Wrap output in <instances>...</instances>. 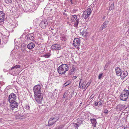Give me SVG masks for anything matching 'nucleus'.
I'll use <instances>...</instances> for the list:
<instances>
[{
    "label": "nucleus",
    "instance_id": "nucleus-40",
    "mask_svg": "<svg viewBox=\"0 0 129 129\" xmlns=\"http://www.w3.org/2000/svg\"><path fill=\"white\" fill-rule=\"evenodd\" d=\"M15 68L16 69V66H14L12 67V68L11 69L12 70L14 69H15Z\"/></svg>",
    "mask_w": 129,
    "mask_h": 129
},
{
    "label": "nucleus",
    "instance_id": "nucleus-49",
    "mask_svg": "<svg viewBox=\"0 0 129 129\" xmlns=\"http://www.w3.org/2000/svg\"><path fill=\"white\" fill-rule=\"evenodd\" d=\"M124 129H126V128L125 127H124Z\"/></svg>",
    "mask_w": 129,
    "mask_h": 129
},
{
    "label": "nucleus",
    "instance_id": "nucleus-4",
    "mask_svg": "<svg viewBox=\"0 0 129 129\" xmlns=\"http://www.w3.org/2000/svg\"><path fill=\"white\" fill-rule=\"evenodd\" d=\"M91 12V8H88L87 10L84 11L82 16L84 19H86L88 17Z\"/></svg>",
    "mask_w": 129,
    "mask_h": 129
},
{
    "label": "nucleus",
    "instance_id": "nucleus-42",
    "mask_svg": "<svg viewBox=\"0 0 129 129\" xmlns=\"http://www.w3.org/2000/svg\"><path fill=\"white\" fill-rule=\"evenodd\" d=\"M66 97V96L65 95V94H64L63 95V98H65Z\"/></svg>",
    "mask_w": 129,
    "mask_h": 129
},
{
    "label": "nucleus",
    "instance_id": "nucleus-1",
    "mask_svg": "<svg viewBox=\"0 0 129 129\" xmlns=\"http://www.w3.org/2000/svg\"><path fill=\"white\" fill-rule=\"evenodd\" d=\"M41 88L40 85H37L35 86L33 88L35 100L39 104H41L43 100V94L41 93Z\"/></svg>",
    "mask_w": 129,
    "mask_h": 129
},
{
    "label": "nucleus",
    "instance_id": "nucleus-28",
    "mask_svg": "<svg viewBox=\"0 0 129 129\" xmlns=\"http://www.w3.org/2000/svg\"><path fill=\"white\" fill-rule=\"evenodd\" d=\"M114 83L115 84H117L118 82V80H116V79H113Z\"/></svg>",
    "mask_w": 129,
    "mask_h": 129
},
{
    "label": "nucleus",
    "instance_id": "nucleus-37",
    "mask_svg": "<svg viewBox=\"0 0 129 129\" xmlns=\"http://www.w3.org/2000/svg\"><path fill=\"white\" fill-rule=\"evenodd\" d=\"M94 105L95 106H97L98 105V103L97 102H95L94 103Z\"/></svg>",
    "mask_w": 129,
    "mask_h": 129
},
{
    "label": "nucleus",
    "instance_id": "nucleus-6",
    "mask_svg": "<svg viewBox=\"0 0 129 129\" xmlns=\"http://www.w3.org/2000/svg\"><path fill=\"white\" fill-rule=\"evenodd\" d=\"M16 95L14 93L11 94L9 97L8 101L11 103L15 102L16 99Z\"/></svg>",
    "mask_w": 129,
    "mask_h": 129
},
{
    "label": "nucleus",
    "instance_id": "nucleus-26",
    "mask_svg": "<svg viewBox=\"0 0 129 129\" xmlns=\"http://www.w3.org/2000/svg\"><path fill=\"white\" fill-rule=\"evenodd\" d=\"M125 105L123 104V105H119V107L120 109H122L124 108L125 107Z\"/></svg>",
    "mask_w": 129,
    "mask_h": 129
},
{
    "label": "nucleus",
    "instance_id": "nucleus-45",
    "mask_svg": "<svg viewBox=\"0 0 129 129\" xmlns=\"http://www.w3.org/2000/svg\"><path fill=\"white\" fill-rule=\"evenodd\" d=\"M72 0H70V2H71V3L72 4H73V3L72 2Z\"/></svg>",
    "mask_w": 129,
    "mask_h": 129
},
{
    "label": "nucleus",
    "instance_id": "nucleus-14",
    "mask_svg": "<svg viewBox=\"0 0 129 129\" xmlns=\"http://www.w3.org/2000/svg\"><path fill=\"white\" fill-rule=\"evenodd\" d=\"M108 22L109 21H108L104 22L103 24V25L101 27L100 30L102 31L103 29L106 28L107 27L108 23Z\"/></svg>",
    "mask_w": 129,
    "mask_h": 129
},
{
    "label": "nucleus",
    "instance_id": "nucleus-22",
    "mask_svg": "<svg viewBox=\"0 0 129 129\" xmlns=\"http://www.w3.org/2000/svg\"><path fill=\"white\" fill-rule=\"evenodd\" d=\"M71 82L70 81H68L65 83L63 85V87H65L67 86L68 85H69L71 83Z\"/></svg>",
    "mask_w": 129,
    "mask_h": 129
},
{
    "label": "nucleus",
    "instance_id": "nucleus-39",
    "mask_svg": "<svg viewBox=\"0 0 129 129\" xmlns=\"http://www.w3.org/2000/svg\"><path fill=\"white\" fill-rule=\"evenodd\" d=\"M63 15H65L66 16H67V13H65V12L63 13Z\"/></svg>",
    "mask_w": 129,
    "mask_h": 129
},
{
    "label": "nucleus",
    "instance_id": "nucleus-18",
    "mask_svg": "<svg viewBox=\"0 0 129 129\" xmlns=\"http://www.w3.org/2000/svg\"><path fill=\"white\" fill-rule=\"evenodd\" d=\"M90 121L91 123L92 124V126L94 127H96V120L94 118L91 119Z\"/></svg>",
    "mask_w": 129,
    "mask_h": 129
},
{
    "label": "nucleus",
    "instance_id": "nucleus-25",
    "mask_svg": "<svg viewBox=\"0 0 129 129\" xmlns=\"http://www.w3.org/2000/svg\"><path fill=\"white\" fill-rule=\"evenodd\" d=\"M114 7L113 4H112L111 5L109 6V10H111L112 9L114 8Z\"/></svg>",
    "mask_w": 129,
    "mask_h": 129
},
{
    "label": "nucleus",
    "instance_id": "nucleus-41",
    "mask_svg": "<svg viewBox=\"0 0 129 129\" xmlns=\"http://www.w3.org/2000/svg\"><path fill=\"white\" fill-rule=\"evenodd\" d=\"M82 79H81L80 80V82H79V87H80V83H81V82L82 80Z\"/></svg>",
    "mask_w": 129,
    "mask_h": 129
},
{
    "label": "nucleus",
    "instance_id": "nucleus-47",
    "mask_svg": "<svg viewBox=\"0 0 129 129\" xmlns=\"http://www.w3.org/2000/svg\"><path fill=\"white\" fill-rule=\"evenodd\" d=\"M113 0H109V1H112Z\"/></svg>",
    "mask_w": 129,
    "mask_h": 129
},
{
    "label": "nucleus",
    "instance_id": "nucleus-46",
    "mask_svg": "<svg viewBox=\"0 0 129 129\" xmlns=\"http://www.w3.org/2000/svg\"><path fill=\"white\" fill-rule=\"evenodd\" d=\"M105 18V16H104V17H103V19H104Z\"/></svg>",
    "mask_w": 129,
    "mask_h": 129
},
{
    "label": "nucleus",
    "instance_id": "nucleus-23",
    "mask_svg": "<svg viewBox=\"0 0 129 129\" xmlns=\"http://www.w3.org/2000/svg\"><path fill=\"white\" fill-rule=\"evenodd\" d=\"M76 69L75 68L72 67V68L71 69V70H70L69 71V74H73V72L75 71Z\"/></svg>",
    "mask_w": 129,
    "mask_h": 129
},
{
    "label": "nucleus",
    "instance_id": "nucleus-15",
    "mask_svg": "<svg viewBox=\"0 0 129 129\" xmlns=\"http://www.w3.org/2000/svg\"><path fill=\"white\" fill-rule=\"evenodd\" d=\"M34 34H28L26 36L27 39L28 40H33L34 39Z\"/></svg>",
    "mask_w": 129,
    "mask_h": 129
},
{
    "label": "nucleus",
    "instance_id": "nucleus-17",
    "mask_svg": "<svg viewBox=\"0 0 129 129\" xmlns=\"http://www.w3.org/2000/svg\"><path fill=\"white\" fill-rule=\"evenodd\" d=\"M20 113V112L19 111L18 113H17L15 115V116L16 118L18 119H22V117H23V115H22L20 114H19Z\"/></svg>",
    "mask_w": 129,
    "mask_h": 129
},
{
    "label": "nucleus",
    "instance_id": "nucleus-20",
    "mask_svg": "<svg viewBox=\"0 0 129 129\" xmlns=\"http://www.w3.org/2000/svg\"><path fill=\"white\" fill-rule=\"evenodd\" d=\"M77 16L75 15H72L71 17V21L73 22L75 20L77 19Z\"/></svg>",
    "mask_w": 129,
    "mask_h": 129
},
{
    "label": "nucleus",
    "instance_id": "nucleus-43",
    "mask_svg": "<svg viewBox=\"0 0 129 129\" xmlns=\"http://www.w3.org/2000/svg\"><path fill=\"white\" fill-rule=\"evenodd\" d=\"M22 45L23 46V47L24 46V47H25L26 46V45L25 44H23Z\"/></svg>",
    "mask_w": 129,
    "mask_h": 129
},
{
    "label": "nucleus",
    "instance_id": "nucleus-12",
    "mask_svg": "<svg viewBox=\"0 0 129 129\" xmlns=\"http://www.w3.org/2000/svg\"><path fill=\"white\" fill-rule=\"evenodd\" d=\"M121 78L122 79H123L126 76L128 75V72L126 71H123L121 72Z\"/></svg>",
    "mask_w": 129,
    "mask_h": 129
},
{
    "label": "nucleus",
    "instance_id": "nucleus-16",
    "mask_svg": "<svg viewBox=\"0 0 129 129\" xmlns=\"http://www.w3.org/2000/svg\"><path fill=\"white\" fill-rule=\"evenodd\" d=\"M35 46V44L31 42L27 46V48L29 49H33Z\"/></svg>",
    "mask_w": 129,
    "mask_h": 129
},
{
    "label": "nucleus",
    "instance_id": "nucleus-2",
    "mask_svg": "<svg viewBox=\"0 0 129 129\" xmlns=\"http://www.w3.org/2000/svg\"><path fill=\"white\" fill-rule=\"evenodd\" d=\"M69 70V67L67 64H63L58 67V71L60 74H64Z\"/></svg>",
    "mask_w": 129,
    "mask_h": 129
},
{
    "label": "nucleus",
    "instance_id": "nucleus-34",
    "mask_svg": "<svg viewBox=\"0 0 129 129\" xmlns=\"http://www.w3.org/2000/svg\"><path fill=\"white\" fill-rule=\"evenodd\" d=\"M90 84V82H88L86 84L85 87L86 86V88L89 86Z\"/></svg>",
    "mask_w": 129,
    "mask_h": 129
},
{
    "label": "nucleus",
    "instance_id": "nucleus-29",
    "mask_svg": "<svg viewBox=\"0 0 129 129\" xmlns=\"http://www.w3.org/2000/svg\"><path fill=\"white\" fill-rule=\"evenodd\" d=\"M103 111L104 113L106 114H107L108 113V110L106 109H103Z\"/></svg>",
    "mask_w": 129,
    "mask_h": 129
},
{
    "label": "nucleus",
    "instance_id": "nucleus-35",
    "mask_svg": "<svg viewBox=\"0 0 129 129\" xmlns=\"http://www.w3.org/2000/svg\"><path fill=\"white\" fill-rule=\"evenodd\" d=\"M94 94H92L90 97V98L91 99H92L94 97Z\"/></svg>",
    "mask_w": 129,
    "mask_h": 129
},
{
    "label": "nucleus",
    "instance_id": "nucleus-7",
    "mask_svg": "<svg viewBox=\"0 0 129 129\" xmlns=\"http://www.w3.org/2000/svg\"><path fill=\"white\" fill-rule=\"evenodd\" d=\"M80 42L79 39L78 38H76L74 39L73 42V44L75 47L77 46V48L79 49L80 48L78 47L80 45Z\"/></svg>",
    "mask_w": 129,
    "mask_h": 129
},
{
    "label": "nucleus",
    "instance_id": "nucleus-9",
    "mask_svg": "<svg viewBox=\"0 0 129 129\" xmlns=\"http://www.w3.org/2000/svg\"><path fill=\"white\" fill-rule=\"evenodd\" d=\"M52 49L55 50H60L61 49L60 46L58 44H54L51 47Z\"/></svg>",
    "mask_w": 129,
    "mask_h": 129
},
{
    "label": "nucleus",
    "instance_id": "nucleus-31",
    "mask_svg": "<svg viewBox=\"0 0 129 129\" xmlns=\"http://www.w3.org/2000/svg\"><path fill=\"white\" fill-rule=\"evenodd\" d=\"M102 75H103L102 73H101V74H100L99 75V76H98V79H101Z\"/></svg>",
    "mask_w": 129,
    "mask_h": 129
},
{
    "label": "nucleus",
    "instance_id": "nucleus-11",
    "mask_svg": "<svg viewBox=\"0 0 129 129\" xmlns=\"http://www.w3.org/2000/svg\"><path fill=\"white\" fill-rule=\"evenodd\" d=\"M12 105L11 106L12 107V110H14V109H17L18 106V103L15 101V102L13 103H11Z\"/></svg>",
    "mask_w": 129,
    "mask_h": 129
},
{
    "label": "nucleus",
    "instance_id": "nucleus-36",
    "mask_svg": "<svg viewBox=\"0 0 129 129\" xmlns=\"http://www.w3.org/2000/svg\"><path fill=\"white\" fill-rule=\"evenodd\" d=\"M16 69L20 68V66L19 65H17L16 66Z\"/></svg>",
    "mask_w": 129,
    "mask_h": 129
},
{
    "label": "nucleus",
    "instance_id": "nucleus-33",
    "mask_svg": "<svg viewBox=\"0 0 129 129\" xmlns=\"http://www.w3.org/2000/svg\"><path fill=\"white\" fill-rule=\"evenodd\" d=\"M50 55L48 54H45L44 56L45 58H48L50 56Z\"/></svg>",
    "mask_w": 129,
    "mask_h": 129
},
{
    "label": "nucleus",
    "instance_id": "nucleus-10",
    "mask_svg": "<svg viewBox=\"0 0 129 129\" xmlns=\"http://www.w3.org/2000/svg\"><path fill=\"white\" fill-rule=\"evenodd\" d=\"M5 14L3 11H0V22H3L5 20Z\"/></svg>",
    "mask_w": 129,
    "mask_h": 129
},
{
    "label": "nucleus",
    "instance_id": "nucleus-19",
    "mask_svg": "<svg viewBox=\"0 0 129 129\" xmlns=\"http://www.w3.org/2000/svg\"><path fill=\"white\" fill-rule=\"evenodd\" d=\"M81 34L83 37H86L88 34L86 29H84L82 32L80 33Z\"/></svg>",
    "mask_w": 129,
    "mask_h": 129
},
{
    "label": "nucleus",
    "instance_id": "nucleus-8",
    "mask_svg": "<svg viewBox=\"0 0 129 129\" xmlns=\"http://www.w3.org/2000/svg\"><path fill=\"white\" fill-rule=\"evenodd\" d=\"M48 22L46 19L42 20L40 24V26L43 29L45 28L48 25Z\"/></svg>",
    "mask_w": 129,
    "mask_h": 129
},
{
    "label": "nucleus",
    "instance_id": "nucleus-3",
    "mask_svg": "<svg viewBox=\"0 0 129 129\" xmlns=\"http://www.w3.org/2000/svg\"><path fill=\"white\" fill-rule=\"evenodd\" d=\"M129 95V91L124 89L122 92L120 96V99L122 101H126Z\"/></svg>",
    "mask_w": 129,
    "mask_h": 129
},
{
    "label": "nucleus",
    "instance_id": "nucleus-13",
    "mask_svg": "<svg viewBox=\"0 0 129 129\" xmlns=\"http://www.w3.org/2000/svg\"><path fill=\"white\" fill-rule=\"evenodd\" d=\"M115 72L116 75L118 76H121V70L120 68L118 67H117L115 68Z\"/></svg>",
    "mask_w": 129,
    "mask_h": 129
},
{
    "label": "nucleus",
    "instance_id": "nucleus-38",
    "mask_svg": "<svg viewBox=\"0 0 129 129\" xmlns=\"http://www.w3.org/2000/svg\"><path fill=\"white\" fill-rule=\"evenodd\" d=\"M13 111V112H16L17 113L18 111L17 110V109H14V110Z\"/></svg>",
    "mask_w": 129,
    "mask_h": 129
},
{
    "label": "nucleus",
    "instance_id": "nucleus-24",
    "mask_svg": "<svg viewBox=\"0 0 129 129\" xmlns=\"http://www.w3.org/2000/svg\"><path fill=\"white\" fill-rule=\"evenodd\" d=\"M79 23V19H78L77 20H76V21L75 22L74 26L75 27H77L78 26V25Z\"/></svg>",
    "mask_w": 129,
    "mask_h": 129
},
{
    "label": "nucleus",
    "instance_id": "nucleus-5",
    "mask_svg": "<svg viewBox=\"0 0 129 129\" xmlns=\"http://www.w3.org/2000/svg\"><path fill=\"white\" fill-rule=\"evenodd\" d=\"M58 119V117L56 116L50 118L49 120L48 126H52Z\"/></svg>",
    "mask_w": 129,
    "mask_h": 129
},
{
    "label": "nucleus",
    "instance_id": "nucleus-21",
    "mask_svg": "<svg viewBox=\"0 0 129 129\" xmlns=\"http://www.w3.org/2000/svg\"><path fill=\"white\" fill-rule=\"evenodd\" d=\"M82 123V121H79L77 122V123L75 124L74 126L75 127H76L77 128H78V127L80 125V124Z\"/></svg>",
    "mask_w": 129,
    "mask_h": 129
},
{
    "label": "nucleus",
    "instance_id": "nucleus-48",
    "mask_svg": "<svg viewBox=\"0 0 129 129\" xmlns=\"http://www.w3.org/2000/svg\"><path fill=\"white\" fill-rule=\"evenodd\" d=\"M66 10H64V12H66Z\"/></svg>",
    "mask_w": 129,
    "mask_h": 129
},
{
    "label": "nucleus",
    "instance_id": "nucleus-32",
    "mask_svg": "<svg viewBox=\"0 0 129 129\" xmlns=\"http://www.w3.org/2000/svg\"><path fill=\"white\" fill-rule=\"evenodd\" d=\"M98 105L99 106H102L103 105L102 103L101 102V101H99L98 102Z\"/></svg>",
    "mask_w": 129,
    "mask_h": 129
},
{
    "label": "nucleus",
    "instance_id": "nucleus-30",
    "mask_svg": "<svg viewBox=\"0 0 129 129\" xmlns=\"http://www.w3.org/2000/svg\"><path fill=\"white\" fill-rule=\"evenodd\" d=\"M25 108L28 110H29L30 109V107L29 105L26 104L25 106Z\"/></svg>",
    "mask_w": 129,
    "mask_h": 129
},
{
    "label": "nucleus",
    "instance_id": "nucleus-50",
    "mask_svg": "<svg viewBox=\"0 0 129 129\" xmlns=\"http://www.w3.org/2000/svg\"><path fill=\"white\" fill-rule=\"evenodd\" d=\"M67 1H69V0H67Z\"/></svg>",
    "mask_w": 129,
    "mask_h": 129
},
{
    "label": "nucleus",
    "instance_id": "nucleus-27",
    "mask_svg": "<svg viewBox=\"0 0 129 129\" xmlns=\"http://www.w3.org/2000/svg\"><path fill=\"white\" fill-rule=\"evenodd\" d=\"M12 0H5V2L7 4H9L12 2Z\"/></svg>",
    "mask_w": 129,
    "mask_h": 129
},
{
    "label": "nucleus",
    "instance_id": "nucleus-44",
    "mask_svg": "<svg viewBox=\"0 0 129 129\" xmlns=\"http://www.w3.org/2000/svg\"><path fill=\"white\" fill-rule=\"evenodd\" d=\"M77 78V77L76 76H74L73 77V78L74 79H75Z\"/></svg>",
    "mask_w": 129,
    "mask_h": 129
}]
</instances>
